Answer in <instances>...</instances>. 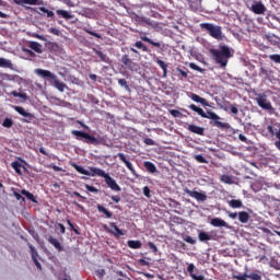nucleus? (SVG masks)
<instances>
[{
  "label": "nucleus",
  "mask_w": 280,
  "mask_h": 280,
  "mask_svg": "<svg viewBox=\"0 0 280 280\" xmlns=\"http://www.w3.org/2000/svg\"><path fill=\"white\" fill-rule=\"evenodd\" d=\"M229 106H231V102L226 101V102H224V104L221 106V108H222L223 110H225V113H229V110H230V107H229Z\"/></svg>",
  "instance_id": "62"
},
{
  "label": "nucleus",
  "mask_w": 280,
  "mask_h": 280,
  "mask_svg": "<svg viewBox=\"0 0 280 280\" xmlns=\"http://www.w3.org/2000/svg\"><path fill=\"white\" fill-rule=\"evenodd\" d=\"M0 67L1 69H12V61H10V59L0 57Z\"/></svg>",
  "instance_id": "33"
},
{
  "label": "nucleus",
  "mask_w": 280,
  "mask_h": 280,
  "mask_svg": "<svg viewBox=\"0 0 280 280\" xmlns=\"http://www.w3.org/2000/svg\"><path fill=\"white\" fill-rule=\"evenodd\" d=\"M14 110L19 113V115H22V117H25L22 119L24 124H32V120L34 119V115L32 113H27L22 106H15Z\"/></svg>",
  "instance_id": "9"
},
{
  "label": "nucleus",
  "mask_w": 280,
  "mask_h": 280,
  "mask_svg": "<svg viewBox=\"0 0 280 280\" xmlns=\"http://www.w3.org/2000/svg\"><path fill=\"white\" fill-rule=\"evenodd\" d=\"M27 246H28V248L31 250V255H32L33 261L38 260V252H36V247H34V245H32L30 243H27Z\"/></svg>",
  "instance_id": "38"
},
{
  "label": "nucleus",
  "mask_w": 280,
  "mask_h": 280,
  "mask_svg": "<svg viewBox=\"0 0 280 280\" xmlns=\"http://www.w3.org/2000/svg\"><path fill=\"white\" fill-rule=\"evenodd\" d=\"M185 194L195 198L198 202H205L207 200V195L205 192H199L197 190H189V188L184 189Z\"/></svg>",
  "instance_id": "11"
},
{
  "label": "nucleus",
  "mask_w": 280,
  "mask_h": 280,
  "mask_svg": "<svg viewBox=\"0 0 280 280\" xmlns=\"http://www.w3.org/2000/svg\"><path fill=\"white\" fill-rule=\"evenodd\" d=\"M104 178L107 187H109L112 191H121V187L117 185V182L110 177V175L106 174Z\"/></svg>",
  "instance_id": "12"
},
{
  "label": "nucleus",
  "mask_w": 280,
  "mask_h": 280,
  "mask_svg": "<svg viewBox=\"0 0 280 280\" xmlns=\"http://www.w3.org/2000/svg\"><path fill=\"white\" fill-rule=\"evenodd\" d=\"M188 5L192 12H198L202 7V0H188Z\"/></svg>",
  "instance_id": "17"
},
{
  "label": "nucleus",
  "mask_w": 280,
  "mask_h": 280,
  "mask_svg": "<svg viewBox=\"0 0 280 280\" xmlns=\"http://www.w3.org/2000/svg\"><path fill=\"white\" fill-rule=\"evenodd\" d=\"M176 71H177V73H179L182 75V78L187 79V72L186 71H184L180 68H176Z\"/></svg>",
  "instance_id": "63"
},
{
  "label": "nucleus",
  "mask_w": 280,
  "mask_h": 280,
  "mask_svg": "<svg viewBox=\"0 0 280 280\" xmlns=\"http://www.w3.org/2000/svg\"><path fill=\"white\" fill-rule=\"evenodd\" d=\"M21 194H22V196H25L28 200H31V202H38L36 200V197H34V194L27 191L26 189H22Z\"/></svg>",
  "instance_id": "36"
},
{
  "label": "nucleus",
  "mask_w": 280,
  "mask_h": 280,
  "mask_svg": "<svg viewBox=\"0 0 280 280\" xmlns=\"http://www.w3.org/2000/svg\"><path fill=\"white\" fill-rule=\"evenodd\" d=\"M155 62L163 70V78H167V63L161 59H156Z\"/></svg>",
  "instance_id": "35"
},
{
  "label": "nucleus",
  "mask_w": 280,
  "mask_h": 280,
  "mask_svg": "<svg viewBox=\"0 0 280 280\" xmlns=\"http://www.w3.org/2000/svg\"><path fill=\"white\" fill-rule=\"evenodd\" d=\"M238 220L242 224H246L250 220V214L246 211H241L238 212Z\"/></svg>",
  "instance_id": "26"
},
{
  "label": "nucleus",
  "mask_w": 280,
  "mask_h": 280,
  "mask_svg": "<svg viewBox=\"0 0 280 280\" xmlns=\"http://www.w3.org/2000/svg\"><path fill=\"white\" fill-rule=\"evenodd\" d=\"M2 126L3 128H12V126H14V120H12V118H5Z\"/></svg>",
  "instance_id": "47"
},
{
  "label": "nucleus",
  "mask_w": 280,
  "mask_h": 280,
  "mask_svg": "<svg viewBox=\"0 0 280 280\" xmlns=\"http://www.w3.org/2000/svg\"><path fill=\"white\" fill-rule=\"evenodd\" d=\"M11 95L13 97H20L21 100H23L24 102H27V94L26 93H21V92H16V91H12Z\"/></svg>",
  "instance_id": "41"
},
{
  "label": "nucleus",
  "mask_w": 280,
  "mask_h": 280,
  "mask_svg": "<svg viewBox=\"0 0 280 280\" xmlns=\"http://www.w3.org/2000/svg\"><path fill=\"white\" fill-rule=\"evenodd\" d=\"M120 62H122L124 66L127 67V69H129V71H138L139 70V63L132 61L130 59V55H128V54H125L121 56Z\"/></svg>",
  "instance_id": "8"
},
{
  "label": "nucleus",
  "mask_w": 280,
  "mask_h": 280,
  "mask_svg": "<svg viewBox=\"0 0 280 280\" xmlns=\"http://www.w3.org/2000/svg\"><path fill=\"white\" fill-rule=\"evenodd\" d=\"M247 279L250 280H261V271H256L247 275Z\"/></svg>",
  "instance_id": "44"
},
{
  "label": "nucleus",
  "mask_w": 280,
  "mask_h": 280,
  "mask_svg": "<svg viewBox=\"0 0 280 280\" xmlns=\"http://www.w3.org/2000/svg\"><path fill=\"white\" fill-rule=\"evenodd\" d=\"M189 108H190V110H194V113H197L200 117H202L205 119V115L207 114V113H205V109L196 106V104L189 105Z\"/></svg>",
  "instance_id": "34"
},
{
  "label": "nucleus",
  "mask_w": 280,
  "mask_h": 280,
  "mask_svg": "<svg viewBox=\"0 0 280 280\" xmlns=\"http://www.w3.org/2000/svg\"><path fill=\"white\" fill-rule=\"evenodd\" d=\"M96 209L100 213H104L105 218H107L108 220L113 218V212L108 211V209H106L104 206L98 205Z\"/></svg>",
  "instance_id": "29"
},
{
  "label": "nucleus",
  "mask_w": 280,
  "mask_h": 280,
  "mask_svg": "<svg viewBox=\"0 0 280 280\" xmlns=\"http://www.w3.org/2000/svg\"><path fill=\"white\" fill-rule=\"evenodd\" d=\"M189 68L194 71H198L199 73H205V69L196 65L195 62L189 63Z\"/></svg>",
  "instance_id": "48"
},
{
  "label": "nucleus",
  "mask_w": 280,
  "mask_h": 280,
  "mask_svg": "<svg viewBox=\"0 0 280 280\" xmlns=\"http://www.w3.org/2000/svg\"><path fill=\"white\" fill-rule=\"evenodd\" d=\"M95 275H96V277H98V279H104V277L106 276V270H104V269H97V270L95 271Z\"/></svg>",
  "instance_id": "55"
},
{
  "label": "nucleus",
  "mask_w": 280,
  "mask_h": 280,
  "mask_svg": "<svg viewBox=\"0 0 280 280\" xmlns=\"http://www.w3.org/2000/svg\"><path fill=\"white\" fill-rule=\"evenodd\" d=\"M187 130H189V132H192V135L205 137V127H200L198 125H188Z\"/></svg>",
  "instance_id": "13"
},
{
  "label": "nucleus",
  "mask_w": 280,
  "mask_h": 280,
  "mask_svg": "<svg viewBox=\"0 0 280 280\" xmlns=\"http://www.w3.org/2000/svg\"><path fill=\"white\" fill-rule=\"evenodd\" d=\"M170 114L172 115V117H183V113H180V110L178 109H171Z\"/></svg>",
  "instance_id": "57"
},
{
  "label": "nucleus",
  "mask_w": 280,
  "mask_h": 280,
  "mask_svg": "<svg viewBox=\"0 0 280 280\" xmlns=\"http://www.w3.org/2000/svg\"><path fill=\"white\" fill-rule=\"evenodd\" d=\"M127 246L129 248H132L133 250H137V249L141 248V246H143V244L141 243V241L130 240L127 242Z\"/></svg>",
  "instance_id": "27"
},
{
  "label": "nucleus",
  "mask_w": 280,
  "mask_h": 280,
  "mask_svg": "<svg viewBox=\"0 0 280 280\" xmlns=\"http://www.w3.org/2000/svg\"><path fill=\"white\" fill-rule=\"evenodd\" d=\"M203 119H212V121H214L213 126H215V128H220L221 130H229V128H231V125L229 122L220 121V119L222 118L211 109L207 110Z\"/></svg>",
  "instance_id": "4"
},
{
  "label": "nucleus",
  "mask_w": 280,
  "mask_h": 280,
  "mask_svg": "<svg viewBox=\"0 0 280 280\" xmlns=\"http://www.w3.org/2000/svg\"><path fill=\"white\" fill-rule=\"evenodd\" d=\"M48 49H50V51H58V49H60V47L58 46V43L49 42Z\"/></svg>",
  "instance_id": "50"
},
{
  "label": "nucleus",
  "mask_w": 280,
  "mask_h": 280,
  "mask_svg": "<svg viewBox=\"0 0 280 280\" xmlns=\"http://www.w3.org/2000/svg\"><path fill=\"white\" fill-rule=\"evenodd\" d=\"M71 135H73L78 141H83V143H88L89 145H102L105 141L104 138H96L95 136L80 130H72Z\"/></svg>",
  "instance_id": "3"
},
{
  "label": "nucleus",
  "mask_w": 280,
  "mask_h": 280,
  "mask_svg": "<svg viewBox=\"0 0 280 280\" xmlns=\"http://www.w3.org/2000/svg\"><path fill=\"white\" fill-rule=\"evenodd\" d=\"M229 110H230V113H232V115H237V113H240V109H237V104H231V105H229Z\"/></svg>",
  "instance_id": "52"
},
{
  "label": "nucleus",
  "mask_w": 280,
  "mask_h": 280,
  "mask_svg": "<svg viewBox=\"0 0 280 280\" xmlns=\"http://www.w3.org/2000/svg\"><path fill=\"white\" fill-rule=\"evenodd\" d=\"M275 126L280 128V124L279 122H275L273 125L267 126V132H269V135H271V137H275L277 135V132L275 131Z\"/></svg>",
  "instance_id": "42"
},
{
  "label": "nucleus",
  "mask_w": 280,
  "mask_h": 280,
  "mask_svg": "<svg viewBox=\"0 0 280 280\" xmlns=\"http://www.w3.org/2000/svg\"><path fill=\"white\" fill-rule=\"evenodd\" d=\"M39 11L43 12L44 14H47L48 19H54V11H49V9L45 7H40Z\"/></svg>",
  "instance_id": "46"
},
{
  "label": "nucleus",
  "mask_w": 280,
  "mask_h": 280,
  "mask_svg": "<svg viewBox=\"0 0 280 280\" xmlns=\"http://www.w3.org/2000/svg\"><path fill=\"white\" fill-rule=\"evenodd\" d=\"M84 32H86V34H90V36H94L95 38H102V35H100L93 31H89V28H84Z\"/></svg>",
  "instance_id": "59"
},
{
  "label": "nucleus",
  "mask_w": 280,
  "mask_h": 280,
  "mask_svg": "<svg viewBox=\"0 0 280 280\" xmlns=\"http://www.w3.org/2000/svg\"><path fill=\"white\" fill-rule=\"evenodd\" d=\"M228 205L232 209H242V207H243L242 200H240V199H232V200L228 201Z\"/></svg>",
  "instance_id": "30"
},
{
  "label": "nucleus",
  "mask_w": 280,
  "mask_h": 280,
  "mask_svg": "<svg viewBox=\"0 0 280 280\" xmlns=\"http://www.w3.org/2000/svg\"><path fill=\"white\" fill-rule=\"evenodd\" d=\"M210 54L213 57V60L217 65H220L221 69L226 68L229 65V59L233 58L235 50L226 45H219V49H210Z\"/></svg>",
  "instance_id": "1"
},
{
  "label": "nucleus",
  "mask_w": 280,
  "mask_h": 280,
  "mask_svg": "<svg viewBox=\"0 0 280 280\" xmlns=\"http://www.w3.org/2000/svg\"><path fill=\"white\" fill-rule=\"evenodd\" d=\"M270 73H272V71L266 69V68H260V72H259V75L261 78H265V80H268V78H270Z\"/></svg>",
  "instance_id": "43"
},
{
  "label": "nucleus",
  "mask_w": 280,
  "mask_h": 280,
  "mask_svg": "<svg viewBox=\"0 0 280 280\" xmlns=\"http://www.w3.org/2000/svg\"><path fill=\"white\" fill-rule=\"evenodd\" d=\"M256 102L262 110H268L269 115H275V107H272V103L268 101V96H266V94H258Z\"/></svg>",
  "instance_id": "6"
},
{
  "label": "nucleus",
  "mask_w": 280,
  "mask_h": 280,
  "mask_svg": "<svg viewBox=\"0 0 280 280\" xmlns=\"http://www.w3.org/2000/svg\"><path fill=\"white\" fill-rule=\"evenodd\" d=\"M66 222H67L68 226H70L71 231H73L75 233V235H80V226L73 225V223L69 219H67Z\"/></svg>",
  "instance_id": "40"
},
{
  "label": "nucleus",
  "mask_w": 280,
  "mask_h": 280,
  "mask_svg": "<svg viewBox=\"0 0 280 280\" xmlns=\"http://www.w3.org/2000/svg\"><path fill=\"white\" fill-rule=\"evenodd\" d=\"M47 240H48L49 244L55 246L56 250H58L59 253H62V245L60 244V242H58L56 238H54V236H48Z\"/></svg>",
  "instance_id": "25"
},
{
  "label": "nucleus",
  "mask_w": 280,
  "mask_h": 280,
  "mask_svg": "<svg viewBox=\"0 0 280 280\" xmlns=\"http://www.w3.org/2000/svg\"><path fill=\"white\" fill-rule=\"evenodd\" d=\"M118 84L119 86H124L126 91H130V85H128V81H126V79H119Z\"/></svg>",
  "instance_id": "49"
},
{
  "label": "nucleus",
  "mask_w": 280,
  "mask_h": 280,
  "mask_svg": "<svg viewBox=\"0 0 280 280\" xmlns=\"http://www.w3.org/2000/svg\"><path fill=\"white\" fill-rule=\"evenodd\" d=\"M210 224L211 226H215V228H224V229H231V225H229V223H226V221L220 219V218H213L210 220Z\"/></svg>",
  "instance_id": "14"
},
{
  "label": "nucleus",
  "mask_w": 280,
  "mask_h": 280,
  "mask_svg": "<svg viewBox=\"0 0 280 280\" xmlns=\"http://www.w3.org/2000/svg\"><path fill=\"white\" fill-rule=\"evenodd\" d=\"M142 191H143V195L145 196V198H152V190H150V187H148V186H144L143 188H142Z\"/></svg>",
  "instance_id": "53"
},
{
  "label": "nucleus",
  "mask_w": 280,
  "mask_h": 280,
  "mask_svg": "<svg viewBox=\"0 0 280 280\" xmlns=\"http://www.w3.org/2000/svg\"><path fill=\"white\" fill-rule=\"evenodd\" d=\"M233 279H236V280H248V273H240V275H236V276H233Z\"/></svg>",
  "instance_id": "56"
},
{
  "label": "nucleus",
  "mask_w": 280,
  "mask_h": 280,
  "mask_svg": "<svg viewBox=\"0 0 280 280\" xmlns=\"http://www.w3.org/2000/svg\"><path fill=\"white\" fill-rule=\"evenodd\" d=\"M85 189L88 191H91V194H97L100 191V189L95 188L94 186L91 185H85Z\"/></svg>",
  "instance_id": "58"
},
{
  "label": "nucleus",
  "mask_w": 280,
  "mask_h": 280,
  "mask_svg": "<svg viewBox=\"0 0 280 280\" xmlns=\"http://www.w3.org/2000/svg\"><path fill=\"white\" fill-rule=\"evenodd\" d=\"M16 5H38V0H14Z\"/></svg>",
  "instance_id": "28"
},
{
  "label": "nucleus",
  "mask_w": 280,
  "mask_h": 280,
  "mask_svg": "<svg viewBox=\"0 0 280 280\" xmlns=\"http://www.w3.org/2000/svg\"><path fill=\"white\" fill-rule=\"evenodd\" d=\"M140 38L144 43H149V45H152L153 47H158V49H161V42H154L148 36H140Z\"/></svg>",
  "instance_id": "31"
},
{
  "label": "nucleus",
  "mask_w": 280,
  "mask_h": 280,
  "mask_svg": "<svg viewBox=\"0 0 280 280\" xmlns=\"http://www.w3.org/2000/svg\"><path fill=\"white\" fill-rule=\"evenodd\" d=\"M194 159L197 161V163H209V161H207L202 154L195 155Z\"/></svg>",
  "instance_id": "51"
},
{
  "label": "nucleus",
  "mask_w": 280,
  "mask_h": 280,
  "mask_svg": "<svg viewBox=\"0 0 280 280\" xmlns=\"http://www.w3.org/2000/svg\"><path fill=\"white\" fill-rule=\"evenodd\" d=\"M133 47L140 49L141 51L148 52V46H145V44H143L142 42H136L133 44Z\"/></svg>",
  "instance_id": "45"
},
{
  "label": "nucleus",
  "mask_w": 280,
  "mask_h": 280,
  "mask_svg": "<svg viewBox=\"0 0 280 280\" xmlns=\"http://www.w3.org/2000/svg\"><path fill=\"white\" fill-rule=\"evenodd\" d=\"M109 226L107 224L103 225L104 231H106V233H110V235H114L116 237H121L124 235H126V230H121L117 228V223L115 222H109Z\"/></svg>",
  "instance_id": "7"
},
{
  "label": "nucleus",
  "mask_w": 280,
  "mask_h": 280,
  "mask_svg": "<svg viewBox=\"0 0 280 280\" xmlns=\"http://www.w3.org/2000/svg\"><path fill=\"white\" fill-rule=\"evenodd\" d=\"M252 12H254V14H264L266 12V5L261 2H257L252 5Z\"/></svg>",
  "instance_id": "16"
},
{
  "label": "nucleus",
  "mask_w": 280,
  "mask_h": 280,
  "mask_svg": "<svg viewBox=\"0 0 280 280\" xmlns=\"http://www.w3.org/2000/svg\"><path fill=\"white\" fill-rule=\"evenodd\" d=\"M188 97H190V100H192V102H196L197 104H201V106H209V102H207V100L200 97L196 93H189Z\"/></svg>",
  "instance_id": "15"
},
{
  "label": "nucleus",
  "mask_w": 280,
  "mask_h": 280,
  "mask_svg": "<svg viewBox=\"0 0 280 280\" xmlns=\"http://www.w3.org/2000/svg\"><path fill=\"white\" fill-rule=\"evenodd\" d=\"M56 14L58 15V16H61V19H65L66 21H69V20H71V19H73V14H71V12H69V11H66V10H62V9H58L57 11H56Z\"/></svg>",
  "instance_id": "20"
},
{
  "label": "nucleus",
  "mask_w": 280,
  "mask_h": 280,
  "mask_svg": "<svg viewBox=\"0 0 280 280\" xmlns=\"http://www.w3.org/2000/svg\"><path fill=\"white\" fill-rule=\"evenodd\" d=\"M13 196L16 200H22V202H25V197H23L21 194H19L18 191L13 192Z\"/></svg>",
  "instance_id": "60"
},
{
  "label": "nucleus",
  "mask_w": 280,
  "mask_h": 280,
  "mask_svg": "<svg viewBox=\"0 0 280 280\" xmlns=\"http://www.w3.org/2000/svg\"><path fill=\"white\" fill-rule=\"evenodd\" d=\"M28 47L36 54H43V45H40L38 42H30Z\"/></svg>",
  "instance_id": "23"
},
{
  "label": "nucleus",
  "mask_w": 280,
  "mask_h": 280,
  "mask_svg": "<svg viewBox=\"0 0 280 280\" xmlns=\"http://www.w3.org/2000/svg\"><path fill=\"white\" fill-rule=\"evenodd\" d=\"M119 161L125 163L126 167L131 172L132 176L136 178H139V174H137V170H135V166H132V162L126 158V154L124 153H118Z\"/></svg>",
  "instance_id": "10"
},
{
  "label": "nucleus",
  "mask_w": 280,
  "mask_h": 280,
  "mask_svg": "<svg viewBox=\"0 0 280 280\" xmlns=\"http://www.w3.org/2000/svg\"><path fill=\"white\" fill-rule=\"evenodd\" d=\"M220 180L221 183H225V185H233V177H231L230 175H221Z\"/></svg>",
  "instance_id": "39"
},
{
  "label": "nucleus",
  "mask_w": 280,
  "mask_h": 280,
  "mask_svg": "<svg viewBox=\"0 0 280 280\" xmlns=\"http://www.w3.org/2000/svg\"><path fill=\"white\" fill-rule=\"evenodd\" d=\"M185 242H187V244H196V240L191 236H186Z\"/></svg>",
  "instance_id": "64"
},
{
  "label": "nucleus",
  "mask_w": 280,
  "mask_h": 280,
  "mask_svg": "<svg viewBox=\"0 0 280 280\" xmlns=\"http://www.w3.org/2000/svg\"><path fill=\"white\" fill-rule=\"evenodd\" d=\"M72 167L75 168L79 174H83L84 176H91V172L86 171L84 167L78 165V164H72Z\"/></svg>",
  "instance_id": "37"
},
{
  "label": "nucleus",
  "mask_w": 280,
  "mask_h": 280,
  "mask_svg": "<svg viewBox=\"0 0 280 280\" xmlns=\"http://www.w3.org/2000/svg\"><path fill=\"white\" fill-rule=\"evenodd\" d=\"M269 59L272 61V62H276V65H280V55H270L269 56Z\"/></svg>",
  "instance_id": "54"
},
{
  "label": "nucleus",
  "mask_w": 280,
  "mask_h": 280,
  "mask_svg": "<svg viewBox=\"0 0 280 280\" xmlns=\"http://www.w3.org/2000/svg\"><path fill=\"white\" fill-rule=\"evenodd\" d=\"M35 73L39 78L47 80V82H49V84H52L55 89H57V91H59L60 93H65V89H67V85L65 84V82L59 81L58 77L55 73L44 69H35Z\"/></svg>",
  "instance_id": "2"
},
{
  "label": "nucleus",
  "mask_w": 280,
  "mask_h": 280,
  "mask_svg": "<svg viewBox=\"0 0 280 280\" xmlns=\"http://www.w3.org/2000/svg\"><path fill=\"white\" fill-rule=\"evenodd\" d=\"M200 27L201 30H206L215 40H222V26H215L211 23H201Z\"/></svg>",
  "instance_id": "5"
},
{
  "label": "nucleus",
  "mask_w": 280,
  "mask_h": 280,
  "mask_svg": "<svg viewBox=\"0 0 280 280\" xmlns=\"http://www.w3.org/2000/svg\"><path fill=\"white\" fill-rule=\"evenodd\" d=\"M149 248H151V250H153V253H158L159 252V247H156V245L152 242L148 243Z\"/></svg>",
  "instance_id": "61"
},
{
  "label": "nucleus",
  "mask_w": 280,
  "mask_h": 280,
  "mask_svg": "<svg viewBox=\"0 0 280 280\" xmlns=\"http://www.w3.org/2000/svg\"><path fill=\"white\" fill-rule=\"evenodd\" d=\"M198 240L199 242H211V240H213V236L205 231H199Z\"/></svg>",
  "instance_id": "22"
},
{
  "label": "nucleus",
  "mask_w": 280,
  "mask_h": 280,
  "mask_svg": "<svg viewBox=\"0 0 280 280\" xmlns=\"http://www.w3.org/2000/svg\"><path fill=\"white\" fill-rule=\"evenodd\" d=\"M143 167L149 172V174H156V165H154V163L147 161L143 163Z\"/></svg>",
  "instance_id": "24"
},
{
  "label": "nucleus",
  "mask_w": 280,
  "mask_h": 280,
  "mask_svg": "<svg viewBox=\"0 0 280 280\" xmlns=\"http://www.w3.org/2000/svg\"><path fill=\"white\" fill-rule=\"evenodd\" d=\"M94 52L96 54V56H98V58H101L102 62H105L106 65H110V58H108L106 54H104L101 50H94Z\"/></svg>",
  "instance_id": "32"
},
{
  "label": "nucleus",
  "mask_w": 280,
  "mask_h": 280,
  "mask_svg": "<svg viewBox=\"0 0 280 280\" xmlns=\"http://www.w3.org/2000/svg\"><path fill=\"white\" fill-rule=\"evenodd\" d=\"M106 174L107 173L102 168L90 167V176H101V178H105Z\"/></svg>",
  "instance_id": "19"
},
{
  "label": "nucleus",
  "mask_w": 280,
  "mask_h": 280,
  "mask_svg": "<svg viewBox=\"0 0 280 280\" xmlns=\"http://www.w3.org/2000/svg\"><path fill=\"white\" fill-rule=\"evenodd\" d=\"M191 279L194 280H205V276L200 275V276H197L196 273H194V270H196V266H194V264H190L187 268Z\"/></svg>",
  "instance_id": "21"
},
{
  "label": "nucleus",
  "mask_w": 280,
  "mask_h": 280,
  "mask_svg": "<svg viewBox=\"0 0 280 280\" xmlns=\"http://www.w3.org/2000/svg\"><path fill=\"white\" fill-rule=\"evenodd\" d=\"M11 167L14 168V172H16L19 174V176H23V171L21 170H27L25 166H23V164H21V162L19 161H14L11 163Z\"/></svg>",
  "instance_id": "18"
}]
</instances>
